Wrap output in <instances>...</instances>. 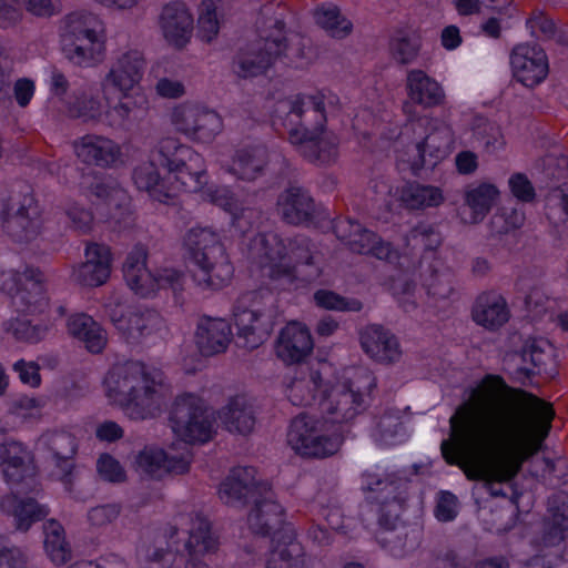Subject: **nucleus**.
Returning a JSON list of instances; mask_svg holds the SVG:
<instances>
[{"label": "nucleus", "instance_id": "obj_1", "mask_svg": "<svg viewBox=\"0 0 568 568\" xmlns=\"http://www.w3.org/2000/svg\"><path fill=\"white\" fill-rule=\"evenodd\" d=\"M552 406L537 396L486 375L449 418L450 439L440 450L468 479L485 481L493 497H506L496 484L511 481L548 435Z\"/></svg>", "mask_w": 568, "mask_h": 568}, {"label": "nucleus", "instance_id": "obj_2", "mask_svg": "<svg viewBox=\"0 0 568 568\" xmlns=\"http://www.w3.org/2000/svg\"><path fill=\"white\" fill-rule=\"evenodd\" d=\"M325 123L324 101L320 95L297 94L275 104L273 125L287 129L291 143L316 165H331L338 158V139L324 130Z\"/></svg>", "mask_w": 568, "mask_h": 568}, {"label": "nucleus", "instance_id": "obj_3", "mask_svg": "<svg viewBox=\"0 0 568 568\" xmlns=\"http://www.w3.org/2000/svg\"><path fill=\"white\" fill-rule=\"evenodd\" d=\"M190 255V273L202 290H220L233 276L234 268L220 236L209 227H192L184 237Z\"/></svg>", "mask_w": 568, "mask_h": 568}, {"label": "nucleus", "instance_id": "obj_4", "mask_svg": "<svg viewBox=\"0 0 568 568\" xmlns=\"http://www.w3.org/2000/svg\"><path fill=\"white\" fill-rule=\"evenodd\" d=\"M276 298L271 290L241 294L233 306V321L241 346L256 348L271 335L276 317Z\"/></svg>", "mask_w": 568, "mask_h": 568}, {"label": "nucleus", "instance_id": "obj_5", "mask_svg": "<svg viewBox=\"0 0 568 568\" xmlns=\"http://www.w3.org/2000/svg\"><path fill=\"white\" fill-rule=\"evenodd\" d=\"M284 9L264 6L256 21L258 39L256 42L280 62L286 65L298 67V63L308 58L310 49L300 34L287 36L285 31Z\"/></svg>", "mask_w": 568, "mask_h": 568}, {"label": "nucleus", "instance_id": "obj_6", "mask_svg": "<svg viewBox=\"0 0 568 568\" xmlns=\"http://www.w3.org/2000/svg\"><path fill=\"white\" fill-rule=\"evenodd\" d=\"M151 159L187 192H197L205 183L202 156L175 138L162 139L152 151Z\"/></svg>", "mask_w": 568, "mask_h": 568}, {"label": "nucleus", "instance_id": "obj_7", "mask_svg": "<svg viewBox=\"0 0 568 568\" xmlns=\"http://www.w3.org/2000/svg\"><path fill=\"white\" fill-rule=\"evenodd\" d=\"M373 387L375 378L372 374L365 369L356 371L352 378L335 385L322 397L321 408L333 423L349 422L366 409V398Z\"/></svg>", "mask_w": 568, "mask_h": 568}, {"label": "nucleus", "instance_id": "obj_8", "mask_svg": "<svg viewBox=\"0 0 568 568\" xmlns=\"http://www.w3.org/2000/svg\"><path fill=\"white\" fill-rule=\"evenodd\" d=\"M288 264H275L271 267L270 278L281 285L292 284L295 280L311 283L322 274V254L315 242L298 234L287 239Z\"/></svg>", "mask_w": 568, "mask_h": 568}, {"label": "nucleus", "instance_id": "obj_9", "mask_svg": "<svg viewBox=\"0 0 568 568\" xmlns=\"http://www.w3.org/2000/svg\"><path fill=\"white\" fill-rule=\"evenodd\" d=\"M170 422L174 434L185 443H206L212 438L213 415L204 400L194 394L175 398Z\"/></svg>", "mask_w": 568, "mask_h": 568}, {"label": "nucleus", "instance_id": "obj_10", "mask_svg": "<svg viewBox=\"0 0 568 568\" xmlns=\"http://www.w3.org/2000/svg\"><path fill=\"white\" fill-rule=\"evenodd\" d=\"M453 142L452 129L445 123L435 124L422 141L408 146L407 152L398 154V169H409L416 176L424 169L433 170L450 154Z\"/></svg>", "mask_w": 568, "mask_h": 568}, {"label": "nucleus", "instance_id": "obj_11", "mask_svg": "<svg viewBox=\"0 0 568 568\" xmlns=\"http://www.w3.org/2000/svg\"><path fill=\"white\" fill-rule=\"evenodd\" d=\"M323 423L314 416L300 414L292 419L287 443L297 454L312 458H326L338 452L343 437L338 434L326 435Z\"/></svg>", "mask_w": 568, "mask_h": 568}, {"label": "nucleus", "instance_id": "obj_12", "mask_svg": "<svg viewBox=\"0 0 568 568\" xmlns=\"http://www.w3.org/2000/svg\"><path fill=\"white\" fill-rule=\"evenodd\" d=\"M134 372L136 384H133L131 415L140 419L154 417L161 412L165 399L163 373L141 362H136Z\"/></svg>", "mask_w": 568, "mask_h": 568}, {"label": "nucleus", "instance_id": "obj_13", "mask_svg": "<svg viewBox=\"0 0 568 568\" xmlns=\"http://www.w3.org/2000/svg\"><path fill=\"white\" fill-rule=\"evenodd\" d=\"M172 121L180 132L201 142H211L222 131L223 125L215 111L196 104L176 108Z\"/></svg>", "mask_w": 568, "mask_h": 568}, {"label": "nucleus", "instance_id": "obj_14", "mask_svg": "<svg viewBox=\"0 0 568 568\" xmlns=\"http://www.w3.org/2000/svg\"><path fill=\"white\" fill-rule=\"evenodd\" d=\"M277 213L291 225H316L324 216L307 190L298 185L286 187L277 197Z\"/></svg>", "mask_w": 568, "mask_h": 568}, {"label": "nucleus", "instance_id": "obj_15", "mask_svg": "<svg viewBox=\"0 0 568 568\" xmlns=\"http://www.w3.org/2000/svg\"><path fill=\"white\" fill-rule=\"evenodd\" d=\"M39 444L50 454L52 474L69 489L73 480L74 456L78 452L75 437L65 430H50L40 437Z\"/></svg>", "mask_w": 568, "mask_h": 568}, {"label": "nucleus", "instance_id": "obj_16", "mask_svg": "<svg viewBox=\"0 0 568 568\" xmlns=\"http://www.w3.org/2000/svg\"><path fill=\"white\" fill-rule=\"evenodd\" d=\"M254 467H235L224 479L219 489L221 500L234 507H242L257 495L268 491V483L255 479Z\"/></svg>", "mask_w": 568, "mask_h": 568}, {"label": "nucleus", "instance_id": "obj_17", "mask_svg": "<svg viewBox=\"0 0 568 568\" xmlns=\"http://www.w3.org/2000/svg\"><path fill=\"white\" fill-rule=\"evenodd\" d=\"M44 275L39 268L26 266L17 272L14 283L17 291L12 295V304L18 312L43 313L48 306L44 291Z\"/></svg>", "mask_w": 568, "mask_h": 568}, {"label": "nucleus", "instance_id": "obj_18", "mask_svg": "<svg viewBox=\"0 0 568 568\" xmlns=\"http://www.w3.org/2000/svg\"><path fill=\"white\" fill-rule=\"evenodd\" d=\"M510 64L517 81L528 88L538 85L548 74L547 55L537 45H516L510 55Z\"/></svg>", "mask_w": 568, "mask_h": 568}, {"label": "nucleus", "instance_id": "obj_19", "mask_svg": "<svg viewBox=\"0 0 568 568\" xmlns=\"http://www.w3.org/2000/svg\"><path fill=\"white\" fill-rule=\"evenodd\" d=\"M359 343L365 354L381 364L395 363L402 356L397 337L378 324H371L362 328Z\"/></svg>", "mask_w": 568, "mask_h": 568}, {"label": "nucleus", "instance_id": "obj_20", "mask_svg": "<svg viewBox=\"0 0 568 568\" xmlns=\"http://www.w3.org/2000/svg\"><path fill=\"white\" fill-rule=\"evenodd\" d=\"M85 261L72 272L75 283L97 287L103 285L111 273V252L104 244L91 243L85 248Z\"/></svg>", "mask_w": 568, "mask_h": 568}, {"label": "nucleus", "instance_id": "obj_21", "mask_svg": "<svg viewBox=\"0 0 568 568\" xmlns=\"http://www.w3.org/2000/svg\"><path fill=\"white\" fill-rule=\"evenodd\" d=\"M41 226L40 209L30 196H26L14 213L9 214L3 221L4 232L17 243H29L36 240Z\"/></svg>", "mask_w": 568, "mask_h": 568}, {"label": "nucleus", "instance_id": "obj_22", "mask_svg": "<svg viewBox=\"0 0 568 568\" xmlns=\"http://www.w3.org/2000/svg\"><path fill=\"white\" fill-rule=\"evenodd\" d=\"M159 24L166 42L176 49H183L191 40L193 17L183 2L174 1L164 6Z\"/></svg>", "mask_w": 568, "mask_h": 568}, {"label": "nucleus", "instance_id": "obj_23", "mask_svg": "<svg viewBox=\"0 0 568 568\" xmlns=\"http://www.w3.org/2000/svg\"><path fill=\"white\" fill-rule=\"evenodd\" d=\"M254 508L248 514L247 523L253 534L261 536H274L283 527L284 509L273 499V493L268 485V491L257 495L253 500Z\"/></svg>", "mask_w": 568, "mask_h": 568}, {"label": "nucleus", "instance_id": "obj_24", "mask_svg": "<svg viewBox=\"0 0 568 568\" xmlns=\"http://www.w3.org/2000/svg\"><path fill=\"white\" fill-rule=\"evenodd\" d=\"M233 337L230 323L220 317H200L194 336L195 345L203 356L225 352Z\"/></svg>", "mask_w": 568, "mask_h": 568}, {"label": "nucleus", "instance_id": "obj_25", "mask_svg": "<svg viewBox=\"0 0 568 568\" xmlns=\"http://www.w3.org/2000/svg\"><path fill=\"white\" fill-rule=\"evenodd\" d=\"M313 341L310 331L297 323L281 329L276 342V355L287 364L302 362L311 354Z\"/></svg>", "mask_w": 568, "mask_h": 568}, {"label": "nucleus", "instance_id": "obj_26", "mask_svg": "<svg viewBox=\"0 0 568 568\" xmlns=\"http://www.w3.org/2000/svg\"><path fill=\"white\" fill-rule=\"evenodd\" d=\"M222 425L230 433L248 435L256 424L254 403L245 395H236L219 413Z\"/></svg>", "mask_w": 568, "mask_h": 568}, {"label": "nucleus", "instance_id": "obj_27", "mask_svg": "<svg viewBox=\"0 0 568 568\" xmlns=\"http://www.w3.org/2000/svg\"><path fill=\"white\" fill-rule=\"evenodd\" d=\"M568 536V494L556 493L548 498V516L542 523L541 541L546 547L560 544Z\"/></svg>", "mask_w": 568, "mask_h": 568}, {"label": "nucleus", "instance_id": "obj_28", "mask_svg": "<svg viewBox=\"0 0 568 568\" xmlns=\"http://www.w3.org/2000/svg\"><path fill=\"white\" fill-rule=\"evenodd\" d=\"M74 149L82 162L101 168L113 165L121 155L120 146L101 135L88 134L74 143Z\"/></svg>", "mask_w": 568, "mask_h": 568}, {"label": "nucleus", "instance_id": "obj_29", "mask_svg": "<svg viewBox=\"0 0 568 568\" xmlns=\"http://www.w3.org/2000/svg\"><path fill=\"white\" fill-rule=\"evenodd\" d=\"M0 466L7 483L20 484L33 474L31 453L18 442L0 445Z\"/></svg>", "mask_w": 568, "mask_h": 568}, {"label": "nucleus", "instance_id": "obj_30", "mask_svg": "<svg viewBox=\"0 0 568 568\" xmlns=\"http://www.w3.org/2000/svg\"><path fill=\"white\" fill-rule=\"evenodd\" d=\"M136 362L113 366L104 378L106 395L113 403L131 412L133 384H136Z\"/></svg>", "mask_w": 568, "mask_h": 568}, {"label": "nucleus", "instance_id": "obj_31", "mask_svg": "<svg viewBox=\"0 0 568 568\" xmlns=\"http://www.w3.org/2000/svg\"><path fill=\"white\" fill-rule=\"evenodd\" d=\"M506 300L496 293L480 294L473 306V320L480 326L494 331L509 320Z\"/></svg>", "mask_w": 568, "mask_h": 568}, {"label": "nucleus", "instance_id": "obj_32", "mask_svg": "<svg viewBox=\"0 0 568 568\" xmlns=\"http://www.w3.org/2000/svg\"><path fill=\"white\" fill-rule=\"evenodd\" d=\"M256 41L241 49L233 59V71L240 78H253L263 74L278 60Z\"/></svg>", "mask_w": 568, "mask_h": 568}, {"label": "nucleus", "instance_id": "obj_33", "mask_svg": "<svg viewBox=\"0 0 568 568\" xmlns=\"http://www.w3.org/2000/svg\"><path fill=\"white\" fill-rule=\"evenodd\" d=\"M406 88L409 99L425 108L438 105L445 94L443 88L423 70H410L407 73Z\"/></svg>", "mask_w": 568, "mask_h": 568}, {"label": "nucleus", "instance_id": "obj_34", "mask_svg": "<svg viewBox=\"0 0 568 568\" xmlns=\"http://www.w3.org/2000/svg\"><path fill=\"white\" fill-rule=\"evenodd\" d=\"M0 508L2 511L12 513L16 528L21 531H27L33 523L42 520L49 514V509L36 499H19L14 495L3 497Z\"/></svg>", "mask_w": 568, "mask_h": 568}, {"label": "nucleus", "instance_id": "obj_35", "mask_svg": "<svg viewBox=\"0 0 568 568\" xmlns=\"http://www.w3.org/2000/svg\"><path fill=\"white\" fill-rule=\"evenodd\" d=\"M145 61L141 52L129 51L122 54L111 68L108 79L121 91L131 90L140 82Z\"/></svg>", "mask_w": 568, "mask_h": 568}, {"label": "nucleus", "instance_id": "obj_36", "mask_svg": "<svg viewBox=\"0 0 568 568\" xmlns=\"http://www.w3.org/2000/svg\"><path fill=\"white\" fill-rule=\"evenodd\" d=\"M61 51L73 65L89 68L102 61L104 42L102 39L92 38L61 41Z\"/></svg>", "mask_w": 568, "mask_h": 568}, {"label": "nucleus", "instance_id": "obj_37", "mask_svg": "<svg viewBox=\"0 0 568 568\" xmlns=\"http://www.w3.org/2000/svg\"><path fill=\"white\" fill-rule=\"evenodd\" d=\"M267 161L265 146L240 149L235 152L229 171L240 180L253 181L262 175Z\"/></svg>", "mask_w": 568, "mask_h": 568}, {"label": "nucleus", "instance_id": "obj_38", "mask_svg": "<svg viewBox=\"0 0 568 568\" xmlns=\"http://www.w3.org/2000/svg\"><path fill=\"white\" fill-rule=\"evenodd\" d=\"M146 247L143 244H136L123 264V276L126 284L140 295L148 293L152 278V273L146 268Z\"/></svg>", "mask_w": 568, "mask_h": 568}, {"label": "nucleus", "instance_id": "obj_39", "mask_svg": "<svg viewBox=\"0 0 568 568\" xmlns=\"http://www.w3.org/2000/svg\"><path fill=\"white\" fill-rule=\"evenodd\" d=\"M68 331L70 335L81 341L90 353L102 352L106 344L105 331L85 314L72 316L68 321Z\"/></svg>", "mask_w": 568, "mask_h": 568}, {"label": "nucleus", "instance_id": "obj_40", "mask_svg": "<svg viewBox=\"0 0 568 568\" xmlns=\"http://www.w3.org/2000/svg\"><path fill=\"white\" fill-rule=\"evenodd\" d=\"M148 113V101L140 97H124L118 104L105 112L109 125L118 129H130L142 121Z\"/></svg>", "mask_w": 568, "mask_h": 568}, {"label": "nucleus", "instance_id": "obj_41", "mask_svg": "<svg viewBox=\"0 0 568 568\" xmlns=\"http://www.w3.org/2000/svg\"><path fill=\"white\" fill-rule=\"evenodd\" d=\"M102 23L95 14L73 12L68 14L61 26V41L81 40V38L101 39Z\"/></svg>", "mask_w": 568, "mask_h": 568}, {"label": "nucleus", "instance_id": "obj_42", "mask_svg": "<svg viewBox=\"0 0 568 568\" xmlns=\"http://www.w3.org/2000/svg\"><path fill=\"white\" fill-rule=\"evenodd\" d=\"M550 345L544 339L530 338L523 345L519 357L524 364L529 363L531 366H517L513 371V378L523 385H527L531 376L536 374V368L545 365L546 348Z\"/></svg>", "mask_w": 568, "mask_h": 568}, {"label": "nucleus", "instance_id": "obj_43", "mask_svg": "<svg viewBox=\"0 0 568 568\" xmlns=\"http://www.w3.org/2000/svg\"><path fill=\"white\" fill-rule=\"evenodd\" d=\"M422 277L427 295L436 301L447 300L455 293V276L447 267L429 264Z\"/></svg>", "mask_w": 568, "mask_h": 568}, {"label": "nucleus", "instance_id": "obj_44", "mask_svg": "<svg viewBox=\"0 0 568 568\" xmlns=\"http://www.w3.org/2000/svg\"><path fill=\"white\" fill-rule=\"evenodd\" d=\"M400 200L409 210H422L439 205L443 201V195L438 187L408 183L402 189Z\"/></svg>", "mask_w": 568, "mask_h": 568}, {"label": "nucleus", "instance_id": "obj_45", "mask_svg": "<svg viewBox=\"0 0 568 568\" xmlns=\"http://www.w3.org/2000/svg\"><path fill=\"white\" fill-rule=\"evenodd\" d=\"M158 168V164H153L151 160L150 163L135 168L132 179L139 190L146 191L154 200L165 203L171 197V194L164 189Z\"/></svg>", "mask_w": 568, "mask_h": 568}, {"label": "nucleus", "instance_id": "obj_46", "mask_svg": "<svg viewBox=\"0 0 568 568\" xmlns=\"http://www.w3.org/2000/svg\"><path fill=\"white\" fill-rule=\"evenodd\" d=\"M498 195V190L493 184L483 183L471 187L465 193V203L470 210V222L478 223L490 211L494 201Z\"/></svg>", "mask_w": 568, "mask_h": 568}, {"label": "nucleus", "instance_id": "obj_47", "mask_svg": "<svg viewBox=\"0 0 568 568\" xmlns=\"http://www.w3.org/2000/svg\"><path fill=\"white\" fill-rule=\"evenodd\" d=\"M190 537L185 547L191 555H201L213 551L216 548V539L211 532L209 520L200 514L191 517Z\"/></svg>", "mask_w": 568, "mask_h": 568}, {"label": "nucleus", "instance_id": "obj_48", "mask_svg": "<svg viewBox=\"0 0 568 568\" xmlns=\"http://www.w3.org/2000/svg\"><path fill=\"white\" fill-rule=\"evenodd\" d=\"M44 549L55 565L65 564L71 556V550L64 539V529L57 520H48L43 524Z\"/></svg>", "mask_w": 568, "mask_h": 568}, {"label": "nucleus", "instance_id": "obj_49", "mask_svg": "<svg viewBox=\"0 0 568 568\" xmlns=\"http://www.w3.org/2000/svg\"><path fill=\"white\" fill-rule=\"evenodd\" d=\"M266 568H307L303 546L293 537L272 550Z\"/></svg>", "mask_w": 568, "mask_h": 568}, {"label": "nucleus", "instance_id": "obj_50", "mask_svg": "<svg viewBox=\"0 0 568 568\" xmlns=\"http://www.w3.org/2000/svg\"><path fill=\"white\" fill-rule=\"evenodd\" d=\"M420 49L419 37L409 30H396L389 40L392 57L402 64L412 63Z\"/></svg>", "mask_w": 568, "mask_h": 568}, {"label": "nucleus", "instance_id": "obj_51", "mask_svg": "<svg viewBox=\"0 0 568 568\" xmlns=\"http://www.w3.org/2000/svg\"><path fill=\"white\" fill-rule=\"evenodd\" d=\"M160 324L161 317L156 311L135 310L128 315L122 333L128 338L138 339L150 335Z\"/></svg>", "mask_w": 568, "mask_h": 568}, {"label": "nucleus", "instance_id": "obj_52", "mask_svg": "<svg viewBox=\"0 0 568 568\" xmlns=\"http://www.w3.org/2000/svg\"><path fill=\"white\" fill-rule=\"evenodd\" d=\"M318 393H322L323 397L327 395L323 377L318 371H311L308 381L292 383L288 397L294 405L310 406L315 402Z\"/></svg>", "mask_w": 568, "mask_h": 568}, {"label": "nucleus", "instance_id": "obj_53", "mask_svg": "<svg viewBox=\"0 0 568 568\" xmlns=\"http://www.w3.org/2000/svg\"><path fill=\"white\" fill-rule=\"evenodd\" d=\"M314 17L316 23L331 37L336 39L347 37L353 29L352 22L341 14L336 6H323L317 8Z\"/></svg>", "mask_w": 568, "mask_h": 568}, {"label": "nucleus", "instance_id": "obj_54", "mask_svg": "<svg viewBox=\"0 0 568 568\" xmlns=\"http://www.w3.org/2000/svg\"><path fill=\"white\" fill-rule=\"evenodd\" d=\"M373 437L379 445L392 446L404 440L405 427L398 414L384 413L373 432Z\"/></svg>", "mask_w": 568, "mask_h": 568}, {"label": "nucleus", "instance_id": "obj_55", "mask_svg": "<svg viewBox=\"0 0 568 568\" xmlns=\"http://www.w3.org/2000/svg\"><path fill=\"white\" fill-rule=\"evenodd\" d=\"M348 248L358 254H372L379 260L388 258L390 254V245L383 242L374 232L361 225V232L347 244Z\"/></svg>", "mask_w": 568, "mask_h": 568}, {"label": "nucleus", "instance_id": "obj_56", "mask_svg": "<svg viewBox=\"0 0 568 568\" xmlns=\"http://www.w3.org/2000/svg\"><path fill=\"white\" fill-rule=\"evenodd\" d=\"M68 112L71 118L95 123L103 116V105L100 99L83 92L74 95L69 102Z\"/></svg>", "mask_w": 568, "mask_h": 568}, {"label": "nucleus", "instance_id": "obj_57", "mask_svg": "<svg viewBox=\"0 0 568 568\" xmlns=\"http://www.w3.org/2000/svg\"><path fill=\"white\" fill-rule=\"evenodd\" d=\"M317 306L336 312H359L363 303L357 298L344 297L329 290H318L314 293Z\"/></svg>", "mask_w": 568, "mask_h": 568}, {"label": "nucleus", "instance_id": "obj_58", "mask_svg": "<svg viewBox=\"0 0 568 568\" xmlns=\"http://www.w3.org/2000/svg\"><path fill=\"white\" fill-rule=\"evenodd\" d=\"M255 244L260 246L261 254L272 263L268 272L275 264H287L284 262L287 258V239L283 240L276 234H260L255 237Z\"/></svg>", "mask_w": 568, "mask_h": 568}, {"label": "nucleus", "instance_id": "obj_59", "mask_svg": "<svg viewBox=\"0 0 568 568\" xmlns=\"http://www.w3.org/2000/svg\"><path fill=\"white\" fill-rule=\"evenodd\" d=\"M214 0H203L197 20V36L210 43L219 33Z\"/></svg>", "mask_w": 568, "mask_h": 568}, {"label": "nucleus", "instance_id": "obj_60", "mask_svg": "<svg viewBox=\"0 0 568 568\" xmlns=\"http://www.w3.org/2000/svg\"><path fill=\"white\" fill-rule=\"evenodd\" d=\"M166 460V453L156 447H145L135 456L136 467L151 476L161 477Z\"/></svg>", "mask_w": 568, "mask_h": 568}, {"label": "nucleus", "instance_id": "obj_61", "mask_svg": "<svg viewBox=\"0 0 568 568\" xmlns=\"http://www.w3.org/2000/svg\"><path fill=\"white\" fill-rule=\"evenodd\" d=\"M406 243L413 248L434 251L440 245L442 239L432 226L419 224L408 232Z\"/></svg>", "mask_w": 568, "mask_h": 568}, {"label": "nucleus", "instance_id": "obj_62", "mask_svg": "<svg viewBox=\"0 0 568 568\" xmlns=\"http://www.w3.org/2000/svg\"><path fill=\"white\" fill-rule=\"evenodd\" d=\"M9 329L18 341L36 344L44 338L48 333V325L32 324L26 318H16L10 323Z\"/></svg>", "mask_w": 568, "mask_h": 568}, {"label": "nucleus", "instance_id": "obj_63", "mask_svg": "<svg viewBox=\"0 0 568 568\" xmlns=\"http://www.w3.org/2000/svg\"><path fill=\"white\" fill-rule=\"evenodd\" d=\"M83 185L90 195H93L97 199L105 202L121 193V190L118 187L114 181L103 176L88 175L84 178Z\"/></svg>", "mask_w": 568, "mask_h": 568}, {"label": "nucleus", "instance_id": "obj_64", "mask_svg": "<svg viewBox=\"0 0 568 568\" xmlns=\"http://www.w3.org/2000/svg\"><path fill=\"white\" fill-rule=\"evenodd\" d=\"M0 568H28L22 550L0 536Z\"/></svg>", "mask_w": 568, "mask_h": 568}]
</instances>
